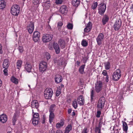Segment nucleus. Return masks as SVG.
<instances>
[{"label":"nucleus","instance_id":"obj_1","mask_svg":"<svg viewBox=\"0 0 133 133\" xmlns=\"http://www.w3.org/2000/svg\"><path fill=\"white\" fill-rule=\"evenodd\" d=\"M20 7L17 4H15L12 6L11 8V12L13 15L17 16L20 12Z\"/></svg>","mask_w":133,"mask_h":133},{"label":"nucleus","instance_id":"obj_2","mask_svg":"<svg viewBox=\"0 0 133 133\" xmlns=\"http://www.w3.org/2000/svg\"><path fill=\"white\" fill-rule=\"evenodd\" d=\"M53 93V91L52 89L47 88L44 92V96L47 99L51 98Z\"/></svg>","mask_w":133,"mask_h":133},{"label":"nucleus","instance_id":"obj_3","mask_svg":"<svg viewBox=\"0 0 133 133\" xmlns=\"http://www.w3.org/2000/svg\"><path fill=\"white\" fill-rule=\"evenodd\" d=\"M105 102V99L103 97H101L99 99L97 104V107L99 110H102L104 108Z\"/></svg>","mask_w":133,"mask_h":133},{"label":"nucleus","instance_id":"obj_4","mask_svg":"<svg viewBox=\"0 0 133 133\" xmlns=\"http://www.w3.org/2000/svg\"><path fill=\"white\" fill-rule=\"evenodd\" d=\"M121 76V71L117 69L115 71L112 75L113 80L115 81H118L120 78Z\"/></svg>","mask_w":133,"mask_h":133},{"label":"nucleus","instance_id":"obj_5","mask_svg":"<svg viewBox=\"0 0 133 133\" xmlns=\"http://www.w3.org/2000/svg\"><path fill=\"white\" fill-rule=\"evenodd\" d=\"M33 117L32 119V122L34 125H37L38 124L39 119V115L37 113H34L33 110H32Z\"/></svg>","mask_w":133,"mask_h":133},{"label":"nucleus","instance_id":"obj_6","mask_svg":"<svg viewBox=\"0 0 133 133\" xmlns=\"http://www.w3.org/2000/svg\"><path fill=\"white\" fill-rule=\"evenodd\" d=\"M53 35L49 34H44L42 38V40L44 42H48L51 41L52 39Z\"/></svg>","mask_w":133,"mask_h":133},{"label":"nucleus","instance_id":"obj_7","mask_svg":"<svg viewBox=\"0 0 133 133\" xmlns=\"http://www.w3.org/2000/svg\"><path fill=\"white\" fill-rule=\"evenodd\" d=\"M46 63L44 61H41L39 64V71L43 72L45 71L47 68Z\"/></svg>","mask_w":133,"mask_h":133},{"label":"nucleus","instance_id":"obj_8","mask_svg":"<svg viewBox=\"0 0 133 133\" xmlns=\"http://www.w3.org/2000/svg\"><path fill=\"white\" fill-rule=\"evenodd\" d=\"M98 13L102 15L105 12L106 8V5L103 3H101L98 5Z\"/></svg>","mask_w":133,"mask_h":133},{"label":"nucleus","instance_id":"obj_9","mask_svg":"<svg viewBox=\"0 0 133 133\" xmlns=\"http://www.w3.org/2000/svg\"><path fill=\"white\" fill-rule=\"evenodd\" d=\"M121 20L119 18L117 19L114 25V29L116 31L119 30L122 25Z\"/></svg>","mask_w":133,"mask_h":133},{"label":"nucleus","instance_id":"obj_10","mask_svg":"<svg viewBox=\"0 0 133 133\" xmlns=\"http://www.w3.org/2000/svg\"><path fill=\"white\" fill-rule=\"evenodd\" d=\"M103 87V84L102 82L100 81H98L95 84V90L97 93H98L101 91Z\"/></svg>","mask_w":133,"mask_h":133},{"label":"nucleus","instance_id":"obj_11","mask_svg":"<svg viewBox=\"0 0 133 133\" xmlns=\"http://www.w3.org/2000/svg\"><path fill=\"white\" fill-rule=\"evenodd\" d=\"M104 37V35L102 33H100L97 37L96 40L98 45H100L102 43V41Z\"/></svg>","mask_w":133,"mask_h":133},{"label":"nucleus","instance_id":"obj_12","mask_svg":"<svg viewBox=\"0 0 133 133\" xmlns=\"http://www.w3.org/2000/svg\"><path fill=\"white\" fill-rule=\"evenodd\" d=\"M27 29L30 34L32 33L34 29V23L33 22H30L28 25Z\"/></svg>","mask_w":133,"mask_h":133},{"label":"nucleus","instance_id":"obj_13","mask_svg":"<svg viewBox=\"0 0 133 133\" xmlns=\"http://www.w3.org/2000/svg\"><path fill=\"white\" fill-rule=\"evenodd\" d=\"M59 11L62 14L65 15L68 11L67 7L65 5H62L60 8Z\"/></svg>","mask_w":133,"mask_h":133},{"label":"nucleus","instance_id":"obj_14","mask_svg":"<svg viewBox=\"0 0 133 133\" xmlns=\"http://www.w3.org/2000/svg\"><path fill=\"white\" fill-rule=\"evenodd\" d=\"M78 104L80 105H83L84 104V99L82 96H80L78 97L77 99Z\"/></svg>","mask_w":133,"mask_h":133},{"label":"nucleus","instance_id":"obj_15","mask_svg":"<svg viewBox=\"0 0 133 133\" xmlns=\"http://www.w3.org/2000/svg\"><path fill=\"white\" fill-rule=\"evenodd\" d=\"M7 120V117L5 114H3L0 116V121L4 123H5Z\"/></svg>","mask_w":133,"mask_h":133},{"label":"nucleus","instance_id":"obj_16","mask_svg":"<svg viewBox=\"0 0 133 133\" xmlns=\"http://www.w3.org/2000/svg\"><path fill=\"white\" fill-rule=\"evenodd\" d=\"M55 82L57 83L61 82L62 80V76L58 74L55 75Z\"/></svg>","mask_w":133,"mask_h":133},{"label":"nucleus","instance_id":"obj_17","mask_svg":"<svg viewBox=\"0 0 133 133\" xmlns=\"http://www.w3.org/2000/svg\"><path fill=\"white\" fill-rule=\"evenodd\" d=\"M25 68L27 71L28 72H30L32 69V66L30 63L27 62L25 64Z\"/></svg>","mask_w":133,"mask_h":133},{"label":"nucleus","instance_id":"obj_18","mask_svg":"<svg viewBox=\"0 0 133 133\" xmlns=\"http://www.w3.org/2000/svg\"><path fill=\"white\" fill-rule=\"evenodd\" d=\"M31 106L32 108L37 109L39 106V104L37 100H34L32 102Z\"/></svg>","mask_w":133,"mask_h":133},{"label":"nucleus","instance_id":"obj_19","mask_svg":"<svg viewBox=\"0 0 133 133\" xmlns=\"http://www.w3.org/2000/svg\"><path fill=\"white\" fill-rule=\"evenodd\" d=\"M53 47L56 54H58L59 53L60 50L59 45L57 43H55L53 44Z\"/></svg>","mask_w":133,"mask_h":133},{"label":"nucleus","instance_id":"obj_20","mask_svg":"<svg viewBox=\"0 0 133 133\" xmlns=\"http://www.w3.org/2000/svg\"><path fill=\"white\" fill-rule=\"evenodd\" d=\"M109 20V17L107 15H104L102 19V22L103 25L105 24Z\"/></svg>","mask_w":133,"mask_h":133},{"label":"nucleus","instance_id":"obj_21","mask_svg":"<svg viewBox=\"0 0 133 133\" xmlns=\"http://www.w3.org/2000/svg\"><path fill=\"white\" fill-rule=\"evenodd\" d=\"M3 65V67L4 68L6 69L8 67L9 65L8 59H6L4 60Z\"/></svg>","mask_w":133,"mask_h":133},{"label":"nucleus","instance_id":"obj_22","mask_svg":"<svg viewBox=\"0 0 133 133\" xmlns=\"http://www.w3.org/2000/svg\"><path fill=\"white\" fill-rule=\"evenodd\" d=\"M55 116V115L53 112H50L49 116V122L50 123H51L52 122L53 119Z\"/></svg>","mask_w":133,"mask_h":133},{"label":"nucleus","instance_id":"obj_23","mask_svg":"<svg viewBox=\"0 0 133 133\" xmlns=\"http://www.w3.org/2000/svg\"><path fill=\"white\" fill-rule=\"evenodd\" d=\"M64 124V122L62 120H61L60 123H58L56 124V127L57 128L59 129L61 128V127L63 126Z\"/></svg>","mask_w":133,"mask_h":133},{"label":"nucleus","instance_id":"obj_24","mask_svg":"<svg viewBox=\"0 0 133 133\" xmlns=\"http://www.w3.org/2000/svg\"><path fill=\"white\" fill-rule=\"evenodd\" d=\"M6 3L4 0H1L0 1V9H3L6 6Z\"/></svg>","mask_w":133,"mask_h":133},{"label":"nucleus","instance_id":"obj_25","mask_svg":"<svg viewBox=\"0 0 133 133\" xmlns=\"http://www.w3.org/2000/svg\"><path fill=\"white\" fill-rule=\"evenodd\" d=\"M22 62L20 60H18L16 62V66L18 69H20L21 68L22 64Z\"/></svg>","mask_w":133,"mask_h":133},{"label":"nucleus","instance_id":"obj_26","mask_svg":"<svg viewBox=\"0 0 133 133\" xmlns=\"http://www.w3.org/2000/svg\"><path fill=\"white\" fill-rule=\"evenodd\" d=\"M72 3L74 6H77L80 4L79 1V0H72Z\"/></svg>","mask_w":133,"mask_h":133},{"label":"nucleus","instance_id":"obj_27","mask_svg":"<svg viewBox=\"0 0 133 133\" xmlns=\"http://www.w3.org/2000/svg\"><path fill=\"white\" fill-rule=\"evenodd\" d=\"M59 44L60 45L62 49H63L65 48V42L64 40L61 39L59 41Z\"/></svg>","mask_w":133,"mask_h":133},{"label":"nucleus","instance_id":"obj_28","mask_svg":"<svg viewBox=\"0 0 133 133\" xmlns=\"http://www.w3.org/2000/svg\"><path fill=\"white\" fill-rule=\"evenodd\" d=\"M85 66V64L83 65L79 68V71L81 74H83L84 73V70Z\"/></svg>","mask_w":133,"mask_h":133},{"label":"nucleus","instance_id":"obj_29","mask_svg":"<svg viewBox=\"0 0 133 133\" xmlns=\"http://www.w3.org/2000/svg\"><path fill=\"white\" fill-rule=\"evenodd\" d=\"M95 95V92L93 89H91L90 92V100L91 101H93L94 99V97Z\"/></svg>","mask_w":133,"mask_h":133},{"label":"nucleus","instance_id":"obj_30","mask_svg":"<svg viewBox=\"0 0 133 133\" xmlns=\"http://www.w3.org/2000/svg\"><path fill=\"white\" fill-rule=\"evenodd\" d=\"M72 127L71 125H69L66 128L64 133H69L71 130Z\"/></svg>","mask_w":133,"mask_h":133},{"label":"nucleus","instance_id":"obj_31","mask_svg":"<svg viewBox=\"0 0 133 133\" xmlns=\"http://www.w3.org/2000/svg\"><path fill=\"white\" fill-rule=\"evenodd\" d=\"M11 80L12 82L16 84H17L18 83V79L14 77H11Z\"/></svg>","mask_w":133,"mask_h":133},{"label":"nucleus","instance_id":"obj_32","mask_svg":"<svg viewBox=\"0 0 133 133\" xmlns=\"http://www.w3.org/2000/svg\"><path fill=\"white\" fill-rule=\"evenodd\" d=\"M123 130L126 133L128 128L127 124L125 122H123Z\"/></svg>","mask_w":133,"mask_h":133},{"label":"nucleus","instance_id":"obj_33","mask_svg":"<svg viewBox=\"0 0 133 133\" xmlns=\"http://www.w3.org/2000/svg\"><path fill=\"white\" fill-rule=\"evenodd\" d=\"M50 3L43 4L42 6L43 7L44 9L45 10L48 9L50 7Z\"/></svg>","mask_w":133,"mask_h":133},{"label":"nucleus","instance_id":"obj_34","mask_svg":"<svg viewBox=\"0 0 133 133\" xmlns=\"http://www.w3.org/2000/svg\"><path fill=\"white\" fill-rule=\"evenodd\" d=\"M104 64L105 68L106 69L108 70L110 68V63L109 62L105 63Z\"/></svg>","mask_w":133,"mask_h":133},{"label":"nucleus","instance_id":"obj_35","mask_svg":"<svg viewBox=\"0 0 133 133\" xmlns=\"http://www.w3.org/2000/svg\"><path fill=\"white\" fill-rule=\"evenodd\" d=\"M56 107L55 104H53L50 107L49 109V111L50 112H53L55 110V108Z\"/></svg>","mask_w":133,"mask_h":133},{"label":"nucleus","instance_id":"obj_36","mask_svg":"<svg viewBox=\"0 0 133 133\" xmlns=\"http://www.w3.org/2000/svg\"><path fill=\"white\" fill-rule=\"evenodd\" d=\"M72 105L73 107L75 109L77 108V104L76 99H75L72 102Z\"/></svg>","mask_w":133,"mask_h":133},{"label":"nucleus","instance_id":"obj_37","mask_svg":"<svg viewBox=\"0 0 133 133\" xmlns=\"http://www.w3.org/2000/svg\"><path fill=\"white\" fill-rule=\"evenodd\" d=\"M81 44L83 46L85 47L87 46L88 43L85 40L83 39L82 41Z\"/></svg>","mask_w":133,"mask_h":133},{"label":"nucleus","instance_id":"obj_38","mask_svg":"<svg viewBox=\"0 0 133 133\" xmlns=\"http://www.w3.org/2000/svg\"><path fill=\"white\" fill-rule=\"evenodd\" d=\"M17 120L16 116V115H15L13 117L12 119V122L13 123V125H15V122Z\"/></svg>","mask_w":133,"mask_h":133},{"label":"nucleus","instance_id":"obj_39","mask_svg":"<svg viewBox=\"0 0 133 133\" xmlns=\"http://www.w3.org/2000/svg\"><path fill=\"white\" fill-rule=\"evenodd\" d=\"M33 36L39 37V33L38 31H35L34 33Z\"/></svg>","mask_w":133,"mask_h":133},{"label":"nucleus","instance_id":"obj_40","mask_svg":"<svg viewBox=\"0 0 133 133\" xmlns=\"http://www.w3.org/2000/svg\"><path fill=\"white\" fill-rule=\"evenodd\" d=\"M63 25V23L61 22H59L58 23L57 27L58 29L60 30H61V28Z\"/></svg>","mask_w":133,"mask_h":133},{"label":"nucleus","instance_id":"obj_41","mask_svg":"<svg viewBox=\"0 0 133 133\" xmlns=\"http://www.w3.org/2000/svg\"><path fill=\"white\" fill-rule=\"evenodd\" d=\"M97 6V2L94 3L91 6V8L93 9H95Z\"/></svg>","mask_w":133,"mask_h":133},{"label":"nucleus","instance_id":"obj_42","mask_svg":"<svg viewBox=\"0 0 133 133\" xmlns=\"http://www.w3.org/2000/svg\"><path fill=\"white\" fill-rule=\"evenodd\" d=\"M50 56L49 54L48 53H46L45 56V58L47 60L49 59L50 58Z\"/></svg>","mask_w":133,"mask_h":133},{"label":"nucleus","instance_id":"obj_43","mask_svg":"<svg viewBox=\"0 0 133 133\" xmlns=\"http://www.w3.org/2000/svg\"><path fill=\"white\" fill-rule=\"evenodd\" d=\"M86 26L88 28L91 29L92 28V24L91 22H89L87 24Z\"/></svg>","mask_w":133,"mask_h":133},{"label":"nucleus","instance_id":"obj_44","mask_svg":"<svg viewBox=\"0 0 133 133\" xmlns=\"http://www.w3.org/2000/svg\"><path fill=\"white\" fill-rule=\"evenodd\" d=\"M91 29H90V28H88L86 26V27L84 29V31L85 32L88 33L91 30Z\"/></svg>","mask_w":133,"mask_h":133},{"label":"nucleus","instance_id":"obj_45","mask_svg":"<svg viewBox=\"0 0 133 133\" xmlns=\"http://www.w3.org/2000/svg\"><path fill=\"white\" fill-rule=\"evenodd\" d=\"M68 28L69 29H72L73 28V25L70 23H68L67 25Z\"/></svg>","mask_w":133,"mask_h":133},{"label":"nucleus","instance_id":"obj_46","mask_svg":"<svg viewBox=\"0 0 133 133\" xmlns=\"http://www.w3.org/2000/svg\"><path fill=\"white\" fill-rule=\"evenodd\" d=\"M33 3L35 5H38L39 3V0H34Z\"/></svg>","mask_w":133,"mask_h":133},{"label":"nucleus","instance_id":"obj_47","mask_svg":"<svg viewBox=\"0 0 133 133\" xmlns=\"http://www.w3.org/2000/svg\"><path fill=\"white\" fill-rule=\"evenodd\" d=\"M101 110H99L97 111V115H96V117L97 118L99 117H100V115L101 114Z\"/></svg>","mask_w":133,"mask_h":133},{"label":"nucleus","instance_id":"obj_48","mask_svg":"<svg viewBox=\"0 0 133 133\" xmlns=\"http://www.w3.org/2000/svg\"><path fill=\"white\" fill-rule=\"evenodd\" d=\"M33 41L35 42H37L38 40L39 39V37H33Z\"/></svg>","mask_w":133,"mask_h":133},{"label":"nucleus","instance_id":"obj_49","mask_svg":"<svg viewBox=\"0 0 133 133\" xmlns=\"http://www.w3.org/2000/svg\"><path fill=\"white\" fill-rule=\"evenodd\" d=\"M18 50L20 53H22L23 51V47L21 46H19L18 47Z\"/></svg>","mask_w":133,"mask_h":133},{"label":"nucleus","instance_id":"obj_50","mask_svg":"<svg viewBox=\"0 0 133 133\" xmlns=\"http://www.w3.org/2000/svg\"><path fill=\"white\" fill-rule=\"evenodd\" d=\"M62 0H56L55 2L57 4H60L62 3Z\"/></svg>","mask_w":133,"mask_h":133},{"label":"nucleus","instance_id":"obj_51","mask_svg":"<svg viewBox=\"0 0 133 133\" xmlns=\"http://www.w3.org/2000/svg\"><path fill=\"white\" fill-rule=\"evenodd\" d=\"M87 129L86 128H84L82 130L81 133H87Z\"/></svg>","mask_w":133,"mask_h":133},{"label":"nucleus","instance_id":"obj_52","mask_svg":"<svg viewBox=\"0 0 133 133\" xmlns=\"http://www.w3.org/2000/svg\"><path fill=\"white\" fill-rule=\"evenodd\" d=\"M102 74L104 76H107V75H107V73L106 71L105 70H104L102 72Z\"/></svg>","mask_w":133,"mask_h":133},{"label":"nucleus","instance_id":"obj_53","mask_svg":"<svg viewBox=\"0 0 133 133\" xmlns=\"http://www.w3.org/2000/svg\"><path fill=\"white\" fill-rule=\"evenodd\" d=\"M50 3L49 0H44L43 4Z\"/></svg>","mask_w":133,"mask_h":133},{"label":"nucleus","instance_id":"obj_54","mask_svg":"<svg viewBox=\"0 0 133 133\" xmlns=\"http://www.w3.org/2000/svg\"><path fill=\"white\" fill-rule=\"evenodd\" d=\"M61 92L58 91H56V96H58L61 94Z\"/></svg>","mask_w":133,"mask_h":133},{"label":"nucleus","instance_id":"obj_55","mask_svg":"<svg viewBox=\"0 0 133 133\" xmlns=\"http://www.w3.org/2000/svg\"><path fill=\"white\" fill-rule=\"evenodd\" d=\"M99 130H101L100 129L96 127L95 130V132H97L98 131H99Z\"/></svg>","mask_w":133,"mask_h":133},{"label":"nucleus","instance_id":"obj_56","mask_svg":"<svg viewBox=\"0 0 133 133\" xmlns=\"http://www.w3.org/2000/svg\"><path fill=\"white\" fill-rule=\"evenodd\" d=\"M7 70L6 69H5L3 70L4 74L5 75H7Z\"/></svg>","mask_w":133,"mask_h":133},{"label":"nucleus","instance_id":"obj_57","mask_svg":"<svg viewBox=\"0 0 133 133\" xmlns=\"http://www.w3.org/2000/svg\"><path fill=\"white\" fill-rule=\"evenodd\" d=\"M45 118L44 116H43L42 119V123L43 124L45 122Z\"/></svg>","mask_w":133,"mask_h":133},{"label":"nucleus","instance_id":"obj_58","mask_svg":"<svg viewBox=\"0 0 133 133\" xmlns=\"http://www.w3.org/2000/svg\"><path fill=\"white\" fill-rule=\"evenodd\" d=\"M96 127H98V128H99V129H101V128L102 127V125L101 124V122H99V123L98 124V126H96Z\"/></svg>","mask_w":133,"mask_h":133},{"label":"nucleus","instance_id":"obj_59","mask_svg":"<svg viewBox=\"0 0 133 133\" xmlns=\"http://www.w3.org/2000/svg\"><path fill=\"white\" fill-rule=\"evenodd\" d=\"M61 60H59L58 61V63L59 65H62L64 63V62L63 61H62L61 62Z\"/></svg>","mask_w":133,"mask_h":133},{"label":"nucleus","instance_id":"obj_60","mask_svg":"<svg viewBox=\"0 0 133 133\" xmlns=\"http://www.w3.org/2000/svg\"><path fill=\"white\" fill-rule=\"evenodd\" d=\"M56 133H63V132L61 130H58L56 131Z\"/></svg>","mask_w":133,"mask_h":133},{"label":"nucleus","instance_id":"obj_61","mask_svg":"<svg viewBox=\"0 0 133 133\" xmlns=\"http://www.w3.org/2000/svg\"><path fill=\"white\" fill-rule=\"evenodd\" d=\"M61 87H59L57 88V91H58L61 92Z\"/></svg>","mask_w":133,"mask_h":133},{"label":"nucleus","instance_id":"obj_62","mask_svg":"<svg viewBox=\"0 0 133 133\" xmlns=\"http://www.w3.org/2000/svg\"><path fill=\"white\" fill-rule=\"evenodd\" d=\"M109 76L108 75H107L106 79H105V81L107 82H108L109 81Z\"/></svg>","mask_w":133,"mask_h":133},{"label":"nucleus","instance_id":"obj_63","mask_svg":"<svg viewBox=\"0 0 133 133\" xmlns=\"http://www.w3.org/2000/svg\"><path fill=\"white\" fill-rule=\"evenodd\" d=\"M72 110L71 109H69L68 111V113L70 114V113L71 112Z\"/></svg>","mask_w":133,"mask_h":133},{"label":"nucleus","instance_id":"obj_64","mask_svg":"<svg viewBox=\"0 0 133 133\" xmlns=\"http://www.w3.org/2000/svg\"><path fill=\"white\" fill-rule=\"evenodd\" d=\"M47 28L49 30H50L51 29V27L49 25L47 26Z\"/></svg>","mask_w":133,"mask_h":133}]
</instances>
